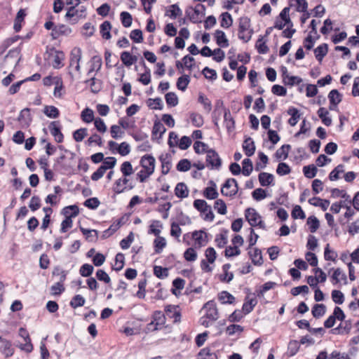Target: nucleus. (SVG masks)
I'll return each instance as SVG.
<instances>
[{"instance_id":"nucleus-1","label":"nucleus","mask_w":359,"mask_h":359,"mask_svg":"<svg viewBox=\"0 0 359 359\" xmlns=\"http://www.w3.org/2000/svg\"><path fill=\"white\" fill-rule=\"evenodd\" d=\"M252 30L250 29V20L247 17L239 19L238 38L243 42L249 41L252 37Z\"/></svg>"},{"instance_id":"nucleus-2","label":"nucleus","mask_w":359,"mask_h":359,"mask_svg":"<svg viewBox=\"0 0 359 359\" xmlns=\"http://www.w3.org/2000/svg\"><path fill=\"white\" fill-rule=\"evenodd\" d=\"M194 208L198 210L205 221L212 222L215 218L211 206L208 205L205 201L196 199L194 201Z\"/></svg>"},{"instance_id":"nucleus-3","label":"nucleus","mask_w":359,"mask_h":359,"mask_svg":"<svg viewBox=\"0 0 359 359\" xmlns=\"http://www.w3.org/2000/svg\"><path fill=\"white\" fill-rule=\"evenodd\" d=\"M245 216L251 226H259V228L262 229L265 228V224L262 220L260 215L254 208H247L245 210Z\"/></svg>"},{"instance_id":"nucleus-4","label":"nucleus","mask_w":359,"mask_h":359,"mask_svg":"<svg viewBox=\"0 0 359 359\" xmlns=\"http://www.w3.org/2000/svg\"><path fill=\"white\" fill-rule=\"evenodd\" d=\"M48 65L57 67L58 66H63L62 63L65 60V54L62 51L55 49H51L47 54L46 57Z\"/></svg>"},{"instance_id":"nucleus-5","label":"nucleus","mask_w":359,"mask_h":359,"mask_svg":"<svg viewBox=\"0 0 359 359\" xmlns=\"http://www.w3.org/2000/svg\"><path fill=\"white\" fill-rule=\"evenodd\" d=\"M86 8L81 6L79 8L76 9V6H71L66 15L65 18L72 20V23L75 24L80 19L86 18Z\"/></svg>"},{"instance_id":"nucleus-6","label":"nucleus","mask_w":359,"mask_h":359,"mask_svg":"<svg viewBox=\"0 0 359 359\" xmlns=\"http://www.w3.org/2000/svg\"><path fill=\"white\" fill-rule=\"evenodd\" d=\"M135 185L128 177L122 176L114 182L113 191L116 194H121L126 190H131Z\"/></svg>"},{"instance_id":"nucleus-7","label":"nucleus","mask_w":359,"mask_h":359,"mask_svg":"<svg viewBox=\"0 0 359 359\" xmlns=\"http://www.w3.org/2000/svg\"><path fill=\"white\" fill-rule=\"evenodd\" d=\"M222 160L219 154L212 149L206 154V166L212 170H219Z\"/></svg>"},{"instance_id":"nucleus-8","label":"nucleus","mask_w":359,"mask_h":359,"mask_svg":"<svg viewBox=\"0 0 359 359\" xmlns=\"http://www.w3.org/2000/svg\"><path fill=\"white\" fill-rule=\"evenodd\" d=\"M238 190L237 181L233 178H229L224 184L221 192L224 196L232 197Z\"/></svg>"},{"instance_id":"nucleus-9","label":"nucleus","mask_w":359,"mask_h":359,"mask_svg":"<svg viewBox=\"0 0 359 359\" xmlns=\"http://www.w3.org/2000/svg\"><path fill=\"white\" fill-rule=\"evenodd\" d=\"M203 10H204V6L198 4L194 8H188L186 10V15L192 22L198 23L201 21Z\"/></svg>"},{"instance_id":"nucleus-10","label":"nucleus","mask_w":359,"mask_h":359,"mask_svg":"<svg viewBox=\"0 0 359 359\" xmlns=\"http://www.w3.org/2000/svg\"><path fill=\"white\" fill-rule=\"evenodd\" d=\"M192 238L194 241V246L195 248H201L208 243V234L202 230L194 231Z\"/></svg>"},{"instance_id":"nucleus-11","label":"nucleus","mask_w":359,"mask_h":359,"mask_svg":"<svg viewBox=\"0 0 359 359\" xmlns=\"http://www.w3.org/2000/svg\"><path fill=\"white\" fill-rule=\"evenodd\" d=\"M203 309L205 311L204 316L212 321H215L219 318V314L215 303L213 301H209L205 304Z\"/></svg>"},{"instance_id":"nucleus-12","label":"nucleus","mask_w":359,"mask_h":359,"mask_svg":"<svg viewBox=\"0 0 359 359\" xmlns=\"http://www.w3.org/2000/svg\"><path fill=\"white\" fill-rule=\"evenodd\" d=\"M165 323V316L161 311H156L154 314V320L148 325L149 330H156L161 328Z\"/></svg>"},{"instance_id":"nucleus-13","label":"nucleus","mask_w":359,"mask_h":359,"mask_svg":"<svg viewBox=\"0 0 359 359\" xmlns=\"http://www.w3.org/2000/svg\"><path fill=\"white\" fill-rule=\"evenodd\" d=\"M0 353H1L5 358H10L14 354V348L12 346L11 341L0 337Z\"/></svg>"},{"instance_id":"nucleus-14","label":"nucleus","mask_w":359,"mask_h":359,"mask_svg":"<svg viewBox=\"0 0 359 359\" xmlns=\"http://www.w3.org/2000/svg\"><path fill=\"white\" fill-rule=\"evenodd\" d=\"M155 163V158L151 155L143 156L140 161L142 168L152 174L154 172Z\"/></svg>"},{"instance_id":"nucleus-15","label":"nucleus","mask_w":359,"mask_h":359,"mask_svg":"<svg viewBox=\"0 0 359 359\" xmlns=\"http://www.w3.org/2000/svg\"><path fill=\"white\" fill-rule=\"evenodd\" d=\"M49 130H50V134L54 137L55 140L57 142L61 143L63 142L64 136L61 132V129H60V124L58 122H57V121L51 122L49 126Z\"/></svg>"},{"instance_id":"nucleus-16","label":"nucleus","mask_w":359,"mask_h":359,"mask_svg":"<svg viewBox=\"0 0 359 359\" xmlns=\"http://www.w3.org/2000/svg\"><path fill=\"white\" fill-rule=\"evenodd\" d=\"M72 32L71 28L65 25L55 26L51 32L53 39H56L61 36H67Z\"/></svg>"},{"instance_id":"nucleus-17","label":"nucleus","mask_w":359,"mask_h":359,"mask_svg":"<svg viewBox=\"0 0 359 359\" xmlns=\"http://www.w3.org/2000/svg\"><path fill=\"white\" fill-rule=\"evenodd\" d=\"M282 76L283 83L288 86L298 85L302 81L300 77L290 75L287 69H283Z\"/></svg>"},{"instance_id":"nucleus-18","label":"nucleus","mask_w":359,"mask_h":359,"mask_svg":"<svg viewBox=\"0 0 359 359\" xmlns=\"http://www.w3.org/2000/svg\"><path fill=\"white\" fill-rule=\"evenodd\" d=\"M18 121L23 128L28 127L30 125L32 122V117L29 109L25 108L20 111L18 116Z\"/></svg>"},{"instance_id":"nucleus-19","label":"nucleus","mask_w":359,"mask_h":359,"mask_svg":"<svg viewBox=\"0 0 359 359\" xmlns=\"http://www.w3.org/2000/svg\"><path fill=\"white\" fill-rule=\"evenodd\" d=\"M165 312L168 318H172L174 322L180 320V313L179 307L173 305H168L165 309Z\"/></svg>"},{"instance_id":"nucleus-20","label":"nucleus","mask_w":359,"mask_h":359,"mask_svg":"<svg viewBox=\"0 0 359 359\" xmlns=\"http://www.w3.org/2000/svg\"><path fill=\"white\" fill-rule=\"evenodd\" d=\"M243 149L247 156H251L255 154V145L251 137L246 138L243 144Z\"/></svg>"},{"instance_id":"nucleus-21","label":"nucleus","mask_w":359,"mask_h":359,"mask_svg":"<svg viewBox=\"0 0 359 359\" xmlns=\"http://www.w3.org/2000/svg\"><path fill=\"white\" fill-rule=\"evenodd\" d=\"M259 182L262 187H267L273 184L274 177L268 172H260L258 176Z\"/></svg>"},{"instance_id":"nucleus-22","label":"nucleus","mask_w":359,"mask_h":359,"mask_svg":"<svg viewBox=\"0 0 359 359\" xmlns=\"http://www.w3.org/2000/svg\"><path fill=\"white\" fill-rule=\"evenodd\" d=\"M331 270H333L331 278L334 285L339 283L341 280L344 281V283H346V275L341 270V269H332Z\"/></svg>"},{"instance_id":"nucleus-23","label":"nucleus","mask_w":359,"mask_h":359,"mask_svg":"<svg viewBox=\"0 0 359 359\" xmlns=\"http://www.w3.org/2000/svg\"><path fill=\"white\" fill-rule=\"evenodd\" d=\"M230 268H231L230 264H225L222 266L223 273H222L219 276V280L222 282L229 283L230 281H231L233 280V274L232 272H229Z\"/></svg>"},{"instance_id":"nucleus-24","label":"nucleus","mask_w":359,"mask_h":359,"mask_svg":"<svg viewBox=\"0 0 359 359\" xmlns=\"http://www.w3.org/2000/svg\"><path fill=\"white\" fill-rule=\"evenodd\" d=\"M215 37L217 43L222 48H226L229 46V41L226 36L225 33L222 30H216L215 32Z\"/></svg>"},{"instance_id":"nucleus-25","label":"nucleus","mask_w":359,"mask_h":359,"mask_svg":"<svg viewBox=\"0 0 359 359\" xmlns=\"http://www.w3.org/2000/svg\"><path fill=\"white\" fill-rule=\"evenodd\" d=\"M175 194L180 198H184L189 196V190L187 185L183 182L177 184L175 188Z\"/></svg>"},{"instance_id":"nucleus-26","label":"nucleus","mask_w":359,"mask_h":359,"mask_svg":"<svg viewBox=\"0 0 359 359\" xmlns=\"http://www.w3.org/2000/svg\"><path fill=\"white\" fill-rule=\"evenodd\" d=\"M317 114L324 125L330 126L332 124V118L330 116V113L325 107H320Z\"/></svg>"},{"instance_id":"nucleus-27","label":"nucleus","mask_w":359,"mask_h":359,"mask_svg":"<svg viewBox=\"0 0 359 359\" xmlns=\"http://www.w3.org/2000/svg\"><path fill=\"white\" fill-rule=\"evenodd\" d=\"M287 113L288 115L291 116L290 118L288 120V123L291 126H294L297 123L300 118L299 110L297 108L291 107L287 109Z\"/></svg>"},{"instance_id":"nucleus-28","label":"nucleus","mask_w":359,"mask_h":359,"mask_svg":"<svg viewBox=\"0 0 359 359\" xmlns=\"http://www.w3.org/2000/svg\"><path fill=\"white\" fill-rule=\"evenodd\" d=\"M290 7H294L297 12L305 13L308 8V3L306 0H292Z\"/></svg>"},{"instance_id":"nucleus-29","label":"nucleus","mask_w":359,"mask_h":359,"mask_svg":"<svg viewBox=\"0 0 359 359\" xmlns=\"http://www.w3.org/2000/svg\"><path fill=\"white\" fill-rule=\"evenodd\" d=\"M224 126L229 133L232 132L235 128V122L229 110L225 111L224 115Z\"/></svg>"},{"instance_id":"nucleus-30","label":"nucleus","mask_w":359,"mask_h":359,"mask_svg":"<svg viewBox=\"0 0 359 359\" xmlns=\"http://www.w3.org/2000/svg\"><path fill=\"white\" fill-rule=\"evenodd\" d=\"M26 15L25 11L23 9H20L15 17V21H14V25L13 29L16 32H18L20 31L22 28V23L24 21L25 17Z\"/></svg>"},{"instance_id":"nucleus-31","label":"nucleus","mask_w":359,"mask_h":359,"mask_svg":"<svg viewBox=\"0 0 359 359\" xmlns=\"http://www.w3.org/2000/svg\"><path fill=\"white\" fill-rule=\"evenodd\" d=\"M198 358V359H217V354L209 347L201 349Z\"/></svg>"},{"instance_id":"nucleus-32","label":"nucleus","mask_w":359,"mask_h":359,"mask_svg":"<svg viewBox=\"0 0 359 359\" xmlns=\"http://www.w3.org/2000/svg\"><path fill=\"white\" fill-rule=\"evenodd\" d=\"M81 50L74 48L71 53L70 66L73 67H79V61L81 59Z\"/></svg>"},{"instance_id":"nucleus-33","label":"nucleus","mask_w":359,"mask_h":359,"mask_svg":"<svg viewBox=\"0 0 359 359\" xmlns=\"http://www.w3.org/2000/svg\"><path fill=\"white\" fill-rule=\"evenodd\" d=\"M166 241L165 238L160 236L159 235L156 236V239L154 241V246L155 252L157 254L161 253L163 248L166 246Z\"/></svg>"},{"instance_id":"nucleus-34","label":"nucleus","mask_w":359,"mask_h":359,"mask_svg":"<svg viewBox=\"0 0 359 359\" xmlns=\"http://www.w3.org/2000/svg\"><path fill=\"white\" fill-rule=\"evenodd\" d=\"M252 262L255 265H261L263 262L262 252L259 249L255 248L249 252Z\"/></svg>"},{"instance_id":"nucleus-35","label":"nucleus","mask_w":359,"mask_h":359,"mask_svg":"<svg viewBox=\"0 0 359 359\" xmlns=\"http://www.w3.org/2000/svg\"><path fill=\"white\" fill-rule=\"evenodd\" d=\"M257 304V300L255 298L246 299V301L243 304L242 311L245 314L250 313L253 310Z\"/></svg>"},{"instance_id":"nucleus-36","label":"nucleus","mask_w":359,"mask_h":359,"mask_svg":"<svg viewBox=\"0 0 359 359\" xmlns=\"http://www.w3.org/2000/svg\"><path fill=\"white\" fill-rule=\"evenodd\" d=\"M218 299L222 304H233L235 297L226 291H222L218 294Z\"/></svg>"},{"instance_id":"nucleus-37","label":"nucleus","mask_w":359,"mask_h":359,"mask_svg":"<svg viewBox=\"0 0 359 359\" xmlns=\"http://www.w3.org/2000/svg\"><path fill=\"white\" fill-rule=\"evenodd\" d=\"M290 149L289 144H284L279 148L275 154L276 157L278 160H285L288 156V152Z\"/></svg>"},{"instance_id":"nucleus-38","label":"nucleus","mask_w":359,"mask_h":359,"mask_svg":"<svg viewBox=\"0 0 359 359\" xmlns=\"http://www.w3.org/2000/svg\"><path fill=\"white\" fill-rule=\"evenodd\" d=\"M327 45L326 43H323L320 46H318L315 50H314V54L316 58L318 61H321L323 58V57L327 53Z\"/></svg>"},{"instance_id":"nucleus-39","label":"nucleus","mask_w":359,"mask_h":359,"mask_svg":"<svg viewBox=\"0 0 359 359\" xmlns=\"http://www.w3.org/2000/svg\"><path fill=\"white\" fill-rule=\"evenodd\" d=\"M194 149L198 154H207L210 149L207 144L201 141H196L194 144Z\"/></svg>"},{"instance_id":"nucleus-40","label":"nucleus","mask_w":359,"mask_h":359,"mask_svg":"<svg viewBox=\"0 0 359 359\" xmlns=\"http://www.w3.org/2000/svg\"><path fill=\"white\" fill-rule=\"evenodd\" d=\"M165 99L168 107H173L178 104V97L175 93L169 92L166 93L165 95Z\"/></svg>"},{"instance_id":"nucleus-41","label":"nucleus","mask_w":359,"mask_h":359,"mask_svg":"<svg viewBox=\"0 0 359 359\" xmlns=\"http://www.w3.org/2000/svg\"><path fill=\"white\" fill-rule=\"evenodd\" d=\"M163 228V224L159 220H153L149 226V233H152L158 236L161 233V229Z\"/></svg>"},{"instance_id":"nucleus-42","label":"nucleus","mask_w":359,"mask_h":359,"mask_svg":"<svg viewBox=\"0 0 359 359\" xmlns=\"http://www.w3.org/2000/svg\"><path fill=\"white\" fill-rule=\"evenodd\" d=\"M111 26L109 21H104L103 23L101 24L100 34L104 39H109L111 38Z\"/></svg>"},{"instance_id":"nucleus-43","label":"nucleus","mask_w":359,"mask_h":359,"mask_svg":"<svg viewBox=\"0 0 359 359\" xmlns=\"http://www.w3.org/2000/svg\"><path fill=\"white\" fill-rule=\"evenodd\" d=\"M62 213L65 217H74L79 214V208L75 205H69L63 208Z\"/></svg>"},{"instance_id":"nucleus-44","label":"nucleus","mask_w":359,"mask_h":359,"mask_svg":"<svg viewBox=\"0 0 359 359\" xmlns=\"http://www.w3.org/2000/svg\"><path fill=\"white\" fill-rule=\"evenodd\" d=\"M220 25L224 28H229L233 24V19L230 13L226 12L223 13L221 15Z\"/></svg>"},{"instance_id":"nucleus-45","label":"nucleus","mask_w":359,"mask_h":359,"mask_svg":"<svg viewBox=\"0 0 359 359\" xmlns=\"http://www.w3.org/2000/svg\"><path fill=\"white\" fill-rule=\"evenodd\" d=\"M318 169L314 165H306L303 168V172L306 177L309 179L313 178L317 174Z\"/></svg>"},{"instance_id":"nucleus-46","label":"nucleus","mask_w":359,"mask_h":359,"mask_svg":"<svg viewBox=\"0 0 359 359\" xmlns=\"http://www.w3.org/2000/svg\"><path fill=\"white\" fill-rule=\"evenodd\" d=\"M190 119L193 126L200 128L203 125L204 121L202 115L198 113L192 112L190 114Z\"/></svg>"},{"instance_id":"nucleus-47","label":"nucleus","mask_w":359,"mask_h":359,"mask_svg":"<svg viewBox=\"0 0 359 359\" xmlns=\"http://www.w3.org/2000/svg\"><path fill=\"white\" fill-rule=\"evenodd\" d=\"M120 170L125 177H129L134 172L132 164L129 161H124L121 165Z\"/></svg>"},{"instance_id":"nucleus-48","label":"nucleus","mask_w":359,"mask_h":359,"mask_svg":"<svg viewBox=\"0 0 359 359\" xmlns=\"http://www.w3.org/2000/svg\"><path fill=\"white\" fill-rule=\"evenodd\" d=\"M190 79L188 75H182L178 78L177 81V87L179 90L184 91L188 84L189 83Z\"/></svg>"},{"instance_id":"nucleus-49","label":"nucleus","mask_w":359,"mask_h":359,"mask_svg":"<svg viewBox=\"0 0 359 359\" xmlns=\"http://www.w3.org/2000/svg\"><path fill=\"white\" fill-rule=\"evenodd\" d=\"M242 173L245 176H249L252 172V163L250 158H245L242 162Z\"/></svg>"},{"instance_id":"nucleus-50","label":"nucleus","mask_w":359,"mask_h":359,"mask_svg":"<svg viewBox=\"0 0 359 359\" xmlns=\"http://www.w3.org/2000/svg\"><path fill=\"white\" fill-rule=\"evenodd\" d=\"M81 119L85 123H89L92 122L94 119V112L92 109L89 108H86L81 111Z\"/></svg>"},{"instance_id":"nucleus-51","label":"nucleus","mask_w":359,"mask_h":359,"mask_svg":"<svg viewBox=\"0 0 359 359\" xmlns=\"http://www.w3.org/2000/svg\"><path fill=\"white\" fill-rule=\"evenodd\" d=\"M326 307L324 304H316L312 309V315L314 318H318L324 316Z\"/></svg>"},{"instance_id":"nucleus-52","label":"nucleus","mask_w":359,"mask_h":359,"mask_svg":"<svg viewBox=\"0 0 359 359\" xmlns=\"http://www.w3.org/2000/svg\"><path fill=\"white\" fill-rule=\"evenodd\" d=\"M328 98L330 103L339 104L341 101L342 95L337 90H332L328 94Z\"/></svg>"},{"instance_id":"nucleus-53","label":"nucleus","mask_w":359,"mask_h":359,"mask_svg":"<svg viewBox=\"0 0 359 359\" xmlns=\"http://www.w3.org/2000/svg\"><path fill=\"white\" fill-rule=\"evenodd\" d=\"M351 324L348 321L341 323L337 327L333 330V333L348 334L351 330Z\"/></svg>"},{"instance_id":"nucleus-54","label":"nucleus","mask_w":359,"mask_h":359,"mask_svg":"<svg viewBox=\"0 0 359 359\" xmlns=\"http://www.w3.org/2000/svg\"><path fill=\"white\" fill-rule=\"evenodd\" d=\"M307 224L311 233H315L319 228V220L315 216H310L307 219Z\"/></svg>"},{"instance_id":"nucleus-55","label":"nucleus","mask_w":359,"mask_h":359,"mask_svg":"<svg viewBox=\"0 0 359 359\" xmlns=\"http://www.w3.org/2000/svg\"><path fill=\"white\" fill-rule=\"evenodd\" d=\"M197 257V252L194 248H189L184 252V258L187 262H195Z\"/></svg>"},{"instance_id":"nucleus-56","label":"nucleus","mask_w":359,"mask_h":359,"mask_svg":"<svg viewBox=\"0 0 359 359\" xmlns=\"http://www.w3.org/2000/svg\"><path fill=\"white\" fill-rule=\"evenodd\" d=\"M154 274L160 279H164L168 276V270L167 268L155 266L154 267Z\"/></svg>"},{"instance_id":"nucleus-57","label":"nucleus","mask_w":359,"mask_h":359,"mask_svg":"<svg viewBox=\"0 0 359 359\" xmlns=\"http://www.w3.org/2000/svg\"><path fill=\"white\" fill-rule=\"evenodd\" d=\"M121 59L126 66L132 65L133 62L137 60V57L135 56H133L128 52H123L121 55Z\"/></svg>"},{"instance_id":"nucleus-58","label":"nucleus","mask_w":359,"mask_h":359,"mask_svg":"<svg viewBox=\"0 0 359 359\" xmlns=\"http://www.w3.org/2000/svg\"><path fill=\"white\" fill-rule=\"evenodd\" d=\"M121 23L123 27H129L132 25L133 18L132 15L126 11H123L120 15Z\"/></svg>"},{"instance_id":"nucleus-59","label":"nucleus","mask_w":359,"mask_h":359,"mask_svg":"<svg viewBox=\"0 0 359 359\" xmlns=\"http://www.w3.org/2000/svg\"><path fill=\"white\" fill-rule=\"evenodd\" d=\"M299 349V343L296 340L290 341L287 346V354L289 356H294Z\"/></svg>"},{"instance_id":"nucleus-60","label":"nucleus","mask_w":359,"mask_h":359,"mask_svg":"<svg viewBox=\"0 0 359 359\" xmlns=\"http://www.w3.org/2000/svg\"><path fill=\"white\" fill-rule=\"evenodd\" d=\"M165 131H166V129L161 122H160V121L154 122V124L153 126V130H152L153 135H156L158 134L159 137H161L165 133Z\"/></svg>"},{"instance_id":"nucleus-61","label":"nucleus","mask_w":359,"mask_h":359,"mask_svg":"<svg viewBox=\"0 0 359 359\" xmlns=\"http://www.w3.org/2000/svg\"><path fill=\"white\" fill-rule=\"evenodd\" d=\"M252 196L254 200L260 201L267 197L266 192L262 188H257L255 189L252 193Z\"/></svg>"},{"instance_id":"nucleus-62","label":"nucleus","mask_w":359,"mask_h":359,"mask_svg":"<svg viewBox=\"0 0 359 359\" xmlns=\"http://www.w3.org/2000/svg\"><path fill=\"white\" fill-rule=\"evenodd\" d=\"M86 300L84 297H83L81 294L75 295L70 302V306L76 309L77 307H80L84 305Z\"/></svg>"},{"instance_id":"nucleus-63","label":"nucleus","mask_w":359,"mask_h":359,"mask_svg":"<svg viewBox=\"0 0 359 359\" xmlns=\"http://www.w3.org/2000/svg\"><path fill=\"white\" fill-rule=\"evenodd\" d=\"M43 112L48 117L51 118H55L59 116V110L54 106L45 107Z\"/></svg>"},{"instance_id":"nucleus-64","label":"nucleus","mask_w":359,"mask_h":359,"mask_svg":"<svg viewBox=\"0 0 359 359\" xmlns=\"http://www.w3.org/2000/svg\"><path fill=\"white\" fill-rule=\"evenodd\" d=\"M332 301L337 304H342L344 302V295L340 291L337 290H334L332 291Z\"/></svg>"}]
</instances>
